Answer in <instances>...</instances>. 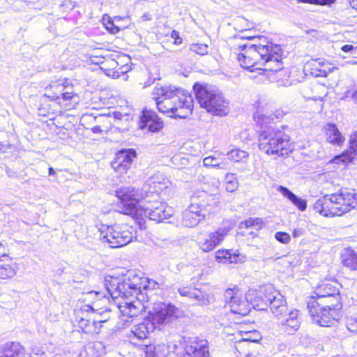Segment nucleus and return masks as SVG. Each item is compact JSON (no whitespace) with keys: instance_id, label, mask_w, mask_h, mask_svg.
Instances as JSON below:
<instances>
[{"instance_id":"f257e3e1","label":"nucleus","mask_w":357,"mask_h":357,"mask_svg":"<svg viewBox=\"0 0 357 357\" xmlns=\"http://www.w3.org/2000/svg\"><path fill=\"white\" fill-rule=\"evenodd\" d=\"M146 279L135 271H129L124 278L107 275L105 286L107 293L123 317L137 316L147 307L139 296L143 297L142 289L146 287Z\"/></svg>"},{"instance_id":"f03ea898","label":"nucleus","mask_w":357,"mask_h":357,"mask_svg":"<svg viewBox=\"0 0 357 357\" xmlns=\"http://www.w3.org/2000/svg\"><path fill=\"white\" fill-rule=\"evenodd\" d=\"M238 48L242 52L237 59L242 68L250 71L262 70L277 73V77L287 75V71L283 70L282 51L280 45L266 42V44H243Z\"/></svg>"},{"instance_id":"7ed1b4c3","label":"nucleus","mask_w":357,"mask_h":357,"mask_svg":"<svg viewBox=\"0 0 357 357\" xmlns=\"http://www.w3.org/2000/svg\"><path fill=\"white\" fill-rule=\"evenodd\" d=\"M160 112L170 117L184 119L192 113L193 100L190 94L174 86H156L152 92Z\"/></svg>"},{"instance_id":"20e7f679","label":"nucleus","mask_w":357,"mask_h":357,"mask_svg":"<svg viewBox=\"0 0 357 357\" xmlns=\"http://www.w3.org/2000/svg\"><path fill=\"white\" fill-rule=\"evenodd\" d=\"M357 206V194L354 190H342L327 195L314 204V210L326 217L340 216Z\"/></svg>"},{"instance_id":"39448f33","label":"nucleus","mask_w":357,"mask_h":357,"mask_svg":"<svg viewBox=\"0 0 357 357\" xmlns=\"http://www.w3.org/2000/svg\"><path fill=\"white\" fill-rule=\"evenodd\" d=\"M258 141L259 149L268 155L284 157L294 149L287 134L271 126L259 132Z\"/></svg>"},{"instance_id":"423d86ee","label":"nucleus","mask_w":357,"mask_h":357,"mask_svg":"<svg viewBox=\"0 0 357 357\" xmlns=\"http://www.w3.org/2000/svg\"><path fill=\"white\" fill-rule=\"evenodd\" d=\"M194 91L200 106L208 112L220 116L229 112V102L216 88L195 84Z\"/></svg>"},{"instance_id":"0eeeda50","label":"nucleus","mask_w":357,"mask_h":357,"mask_svg":"<svg viewBox=\"0 0 357 357\" xmlns=\"http://www.w3.org/2000/svg\"><path fill=\"white\" fill-rule=\"evenodd\" d=\"M268 307L272 314L281 319V326L285 331H297L301 325L299 311L293 310L288 312L287 301L284 296L273 287L272 294L269 296Z\"/></svg>"},{"instance_id":"6e6552de","label":"nucleus","mask_w":357,"mask_h":357,"mask_svg":"<svg viewBox=\"0 0 357 357\" xmlns=\"http://www.w3.org/2000/svg\"><path fill=\"white\" fill-rule=\"evenodd\" d=\"M99 231L100 239L112 248L125 246L135 237L133 229L128 225H102Z\"/></svg>"},{"instance_id":"1a4fd4ad","label":"nucleus","mask_w":357,"mask_h":357,"mask_svg":"<svg viewBox=\"0 0 357 357\" xmlns=\"http://www.w3.org/2000/svg\"><path fill=\"white\" fill-rule=\"evenodd\" d=\"M145 305L147 307L143 311L148 309V318L158 329H161L165 324L179 316L178 308L171 303L156 302L153 303L151 306H149V303L146 302Z\"/></svg>"},{"instance_id":"9d476101","label":"nucleus","mask_w":357,"mask_h":357,"mask_svg":"<svg viewBox=\"0 0 357 357\" xmlns=\"http://www.w3.org/2000/svg\"><path fill=\"white\" fill-rule=\"evenodd\" d=\"M116 195L120 200L122 213L136 218L142 208L138 204L145 198L143 192L132 186H125L117 189Z\"/></svg>"},{"instance_id":"9b49d317","label":"nucleus","mask_w":357,"mask_h":357,"mask_svg":"<svg viewBox=\"0 0 357 357\" xmlns=\"http://www.w3.org/2000/svg\"><path fill=\"white\" fill-rule=\"evenodd\" d=\"M337 284L323 282L317 285L309 301H314V305H331L337 307L340 301V290Z\"/></svg>"},{"instance_id":"f8f14e48","label":"nucleus","mask_w":357,"mask_h":357,"mask_svg":"<svg viewBox=\"0 0 357 357\" xmlns=\"http://www.w3.org/2000/svg\"><path fill=\"white\" fill-rule=\"evenodd\" d=\"M309 312L312 321L317 324L328 327L332 326L339 317L336 307L331 305H314V301H309L307 303Z\"/></svg>"},{"instance_id":"ddd939ff","label":"nucleus","mask_w":357,"mask_h":357,"mask_svg":"<svg viewBox=\"0 0 357 357\" xmlns=\"http://www.w3.org/2000/svg\"><path fill=\"white\" fill-rule=\"evenodd\" d=\"M149 206H143L138 212L137 219L148 217L157 222L168 220L174 213L172 207L158 200L148 201Z\"/></svg>"},{"instance_id":"4468645a","label":"nucleus","mask_w":357,"mask_h":357,"mask_svg":"<svg viewBox=\"0 0 357 357\" xmlns=\"http://www.w3.org/2000/svg\"><path fill=\"white\" fill-rule=\"evenodd\" d=\"M231 230L230 225H223L217 229L204 234L197 237V245L204 252H208L220 245Z\"/></svg>"},{"instance_id":"2eb2a0df","label":"nucleus","mask_w":357,"mask_h":357,"mask_svg":"<svg viewBox=\"0 0 357 357\" xmlns=\"http://www.w3.org/2000/svg\"><path fill=\"white\" fill-rule=\"evenodd\" d=\"M224 296L225 307H228L231 312L243 316L249 313L250 307L247 299V294L244 296L242 291L236 288L227 289Z\"/></svg>"},{"instance_id":"dca6fc26","label":"nucleus","mask_w":357,"mask_h":357,"mask_svg":"<svg viewBox=\"0 0 357 357\" xmlns=\"http://www.w3.org/2000/svg\"><path fill=\"white\" fill-rule=\"evenodd\" d=\"M273 291V287L266 284L259 289H250L247 293L249 305L257 310H265L268 307L269 296Z\"/></svg>"},{"instance_id":"f3484780","label":"nucleus","mask_w":357,"mask_h":357,"mask_svg":"<svg viewBox=\"0 0 357 357\" xmlns=\"http://www.w3.org/2000/svg\"><path fill=\"white\" fill-rule=\"evenodd\" d=\"M17 272V265L5 252V246L0 241V281L14 278Z\"/></svg>"},{"instance_id":"a211bd4d","label":"nucleus","mask_w":357,"mask_h":357,"mask_svg":"<svg viewBox=\"0 0 357 357\" xmlns=\"http://www.w3.org/2000/svg\"><path fill=\"white\" fill-rule=\"evenodd\" d=\"M136 155V151L134 149L121 150L116 154L115 160L112 162V167L120 174H125L131 167Z\"/></svg>"},{"instance_id":"6ab92c4d","label":"nucleus","mask_w":357,"mask_h":357,"mask_svg":"<svg viewBox=\"0 0 357 357\" xmlns=\"http://www.w3.org/2000/svg\"><path fill=\"white\" fill-rule=\"evenodd\" d=\"M183 357H209L207 340L197 337L190 340L184 347Z\"/></svg>"},{"instance_id":"aec40b11","label":"nucleus","mask_w":357,"mask_h":357,"mask_svg":"<svg viewBox=\"0 0 357 357\" xmlns=\"http://www.w3.org/2000/svg\"><path fill=\"white\" fill-rule=\"evenodd\" d=\"M357 160V131L351 135L349 148L342 154L335 156L330 163L347 164Z\"/></svg>"},{"instance_id":"412c9836","label":"nucleus","mask_w":357,"mask_h":357,"mask_svg":"<svg viewBox=\"0 0 357 357\" xmlns=\"http://www.w3.org/2000/svg\"><path fill=\"white\" fill-rule=\"evenodd\" d=\"M171 185L170 181L162 174H155L149 178L144 185V188L147 189L150 193H155V197L166 190Z\"/></svg>"},{"instance_id":"4be33fe9","label":"nucleus","mask_w":357,"mask_h":357,"mask_svg":"<svg viewBox=\"0 0 357 357\" xmlns=\"http://www.w3.org/2000/svg\"><path fill=\"white\" fill-rule=\"evenodd\" d=\"M216 261L224 264H238L246 261V256L238 250H218L215 252Z\"/></svg>"},{"instance_id":"5701e85b","label":"nucleus","mask_w":357,"mask_h":357,"mask_svg":"<svg viewBox=\"0 0 357 357\" xmlns=\"http://www.w3.org/2000/svg\"><path fill=\"white\" fill-rule=\"evenodd\" d=\"M107 317L100 319L96 316L93 318L81 317L78 321L79 327L86 333L93 335L100 332L102 323L107 321Z\"/></svg>"},{"instance_id":"b1692460","label":"nucleus","mask_w":357,"mask_h":357,"mask_svg":"<svg viewBox=\"0 0 357 357\" xmlns=\"http://www.w3.org/2000/svg\"><path fill=\"white\" fill-rule=\"evenodd\" d=\"M163 127V122L158 117L155 112L144 111L141 117L140 128H147L151 132H157Z\"/></svg>"},{"instance_id":"393cba45","label":"nucleus","mask_w":357,"mask_h":357,"mask_svg":"<svg viewBox=\"0 0 357 357\" xmlns=\"http://www.w3.org/2000/svg\"><path fill=\"white\" fill-rule=\"evenodd\" d=\"M219 202L216 201L214 197H209L206 204H200L198 203H192L186 209L190 213L199 215L201 218H205L207 215L213 213L214 209L218 207Z\"/></svg>"},{"instance_id":"a878e982","label":"nucleus","mask_w":357,"mask_h":357,"mask_svg":"<svg viewBox=\"0 0 357 357\" xmlns=\"http://www.w3.org/2000/svg\"><path fill=\"white\" fill-rule=\"evenodd\" d=\"M310 73L314 77H325L337 68L328 61L321 60L313 61L308 64Z\"/></svg>"},{"instance_id":"bb28decb","label":"nucleus","mask_w":357,"mask_h":357,"mask_svg":"<svg viewBox=\"0 0 357 357\" xmlns=\"http://www.w3.org/2000/svg\"><path fill=\"white\" fill-rule=\"evenodd\" d=\"M326 141L335 146H341L344 140V137L340 132L336 125L334 123H328L324 128Z\"/></svg>"},{"instance_id":"cd10ccee","label":"nucleus","mask_w":357,"mask_h":357,"mask_svg":"<svg viewBox=\"0 0 357 357\" xmlns=\"http://www.w3.org/2000/svg\"><path fill=\"white\" fill-rule=\"evenodd\" d=\"M156 328V326L147 318L143 322L134 326L132 328L131 333L136 338L144 340L148 337L150 332L153 331Z\"/></svg>"},{"instance_id":"c85d7f7f","label":"nucleus","mask_w":357,"mask_h":357,"mask_svg":"<svg viewBox=\"0 0 357 357\" xmlns=\"http://www.w3.org/2000/svg\"><path fill=\"white\" fill-rule=\"evenodd\" d=\"M278 191L280 192L284 197L288 199L294 206H296L300 211H303L307 208V202L305 199L297 197L287 188L280 185L278 188Z\"/></svg>"},{"instance_id":"c756f323","label":"nucleus","mask_w":357,"mask_h":357,"mask_svg":"<svg viewBox=\"0 0 357 357\" xmlns=\"http://www.w3.org/2000/svg\"><path fill=\"white\" fill-rule=\"evenodd\" d=\"M194 301L200 305H208L215 301L214 296L210 293L202 291L199 289L195 290V294L192 295Z\"/></svg>"},{"instance_id":"7c9ffc66","label":"nucleus","mask_w":357,"mask_h":357,"mask_svg":"<svg viewBox=\"0 0 357 357\" xmlns=\"http://www.w3.org/2000/svg\"><path fill=\"white\" fill-rule=\"evenodd\" d=\"M224 153H219L218 155H211L206 157L203 160V164L206 167H218L222 169H226V163L223 162L222 160H225Z\"/></svg>"},{"instance_id":"2f4dec72","label":"nucleus","mask_w":357,"mask_h":357,"mask_svg":"<svg viewBox=\"0 0 357 357\" xmlns=\"http://www.w3.org/2000/svg\"><path fill=\"white\" fill-rule=\"evenodd\" d=\"M203 218L185 210L182 213L181 225L185 227H193L198 225Z\"/></svg>"},{"instance_id":"473e14b6","label":"nucleus","mask_w":357,"mask_h":357,"mask_svg":"<svg viewBox=\"0 0 357 357\" xmlns=\"http://www.w3.org/2000/svg\"><path fill=\"white\" fill-rule=\"evenodd\" d=\"M6 345L10 357H30L25 348L19 342L7 343Z\"/></svg>"},{"instance_id":"72a5a7b5","label":"nucleus","mask_w":357,"mask_h":357,"mask_svg":"<svg viewBox=\"0 0 357 357\" xmlns=\"http://www.w3.org/2000/svg\"><path fill=\"white\" fill-rule=\"evenodd\" d=\"M228 158L234 162H246L249 153L238 148H234L227 153Z\"/></svg>"},{"instance_id":"f704fd0d","label":"nucleus","mask_w":357,"mask_h":357,"mask_svg":"<svg viewBox=\"0 0 357 357\" xmlns=\"http://www.w3.org/2000/svg\"><path fill=\"white\" fill-rule=\"evenodd\" d=\"M57 93H55L54 97L60 100H70L73 97V91L71 87L66 86L63 84H58L56 87Z\"/></svg>"},{"instance_id":"c9c22d12","label":"nucleus","mask_w":357,"mask_h":357,"mask_svg":"<svg viewBox=\"0 0 357 357\" xmlns=\"http://www.w3.org/2000/svg\"><path fill=\"white\" fill-rule=\"evenodd\" d=\"M145 357H166L165 346L146 345L144 348Z\"/></svg>"},{"instance_id":"e433bc0d","label":"nucleus","mask_w":357,"mask_h":357,"mask_svg":"<svg viewBox=\"0 0 357 357\" xmlns=\"http://www.w3.org/2000/svg\"><path fill=\"white\" fill-rule=\"evenodd\" d=\"M262 226H263V221L261 218H250L245 220V221L241 222L240 223L239 227L241 229L253 228L256 231H258L259 229H261Z\"/></svg>"},{"instance_id":"4c0bfd02","label":"nucleus","mask_w":357,"mask_h":357,"mask_svg":"<svg viewBox=\"0 0 357 357\" xmlns=\"http://www.w3.org/2000/svg\"><path fill=\"white\" fill-rule=\"evenodd\" d=\"M238 188V182L235 174L227 173L225 175V190L233 192Z\"/></svg>"},{"instance_id":"58836bf2","label":"nucleus","mask_w":357,"mask_h":357,"mask_svg":"<svg viewBox=\"0 0 357 357\" xmlns=\"http://www.w3.org/2000/svg\"><path fill=\"white\" fill-rule=\"evenodd\" d=\"M342 263L351 270H357V253L351 252L343 257Z\"/></svg>"},{"instance_id":"ea45409f","label":"nucleus","mask_w":357,"mask_h":357,"mask_svg":"<svg viewBox=\"0 0 357 357\" xmlns=\"http://www.w3.org/2000/svg\"><path fill=\"white\" fill-rule=\"evenodd\" d=\"M223 332L228 336H234L231 340L235 341V338H238V335H241L242 330L240 326L236 324H234L232 326H227L224 328Z\"/></svg>"},{"instance_id":"a19ab883","label":"nucleus","mask_w":357,"mask_h":357,"mask_svg":"<svg viewBox=\"0 0 357 357\" xmlns=\"http://www.w3.org/2000/svg\"><path fill=\"white\" fill-rule=\"evenodd\" d=\"M30 357H49L46 354L44 347L40 343H35L31 347Z\"/></svg>"},{"instance_id":"79ce46f5","label":"nucleus","mask_w":357,"mask_h":357,"mask_svg":"<svg viewBox=\"0 0 357 357\" xmlns=\"http://www.w3.org/2000/svg\"><path fill=\"white\" fill-rule=\"evenodd\" d=\"M190 50L199 55L203 56L208 53V47L206 44L192 43L190 46Z\"/></svg>"},{"instance_id":"37998d69","label":"nucleus","mask_w":357,"mask_h":357,"mask_svg":"<svg viewBox=\"0 0 357 357\" xmlns=\"http://www.w3.org/2000/svg\"><path fill=\"white\" fill-rule=\"evenodd\" d=\"M103 24L105 28L112 33H116L119 31V28L114 24V21L109 16H104L102 18Z\"/></svg>"},{"instance_id":"c03bdc74","label":"nucleus","mask_w":357,"mask_h":357,"mask_svg":"<svg viewBox=\"0 0 357 357\" xmlns=\"http://www.w3.org/2000/svg\"><path fill=\"white\" fill-rule=\"evenodd\" d=\"M255 121L260 125L261 127L266 126L268 123H271V121H273V118L268 116L259 113H257L254 116Z\"/></svg>"},{"instance_id":"a18cd8bd","label":"nucleus","mask_w":357,"mask_h":357,"mask_svg":"<svg viewBox=\"0 0 357 357\" xmlns=\"http://www.w3.org/2000/svg\"><path fill=\"white\" fill-rule=\"evenodd\" d=\"M346 326L352 333H357V316L347 317L346 319Z\"/></svg>"},{"instance_id":"49530a36","label":"nucleus","mask_w":357,"mask_h":357,"mask_svg":"<svg viewBox=\"0 0 357 357\" xmlns=\"http://www.w3.org/2000/svg\"><path fill=\"white\" fill-rule=\"evenodd\" d=\"M196 288H191L190 287H181L178 288V292L182 296H186L190 299L192 300L193 294H195V290Z\"/></svg>"},{"instance_id":"de8ad7c7","label":"nucleus","mask_w":357,"mask_h":357,"mask_svg":"<svg viewBox=\"0 0 357 357\" xmlns=\"http://www.w3.org/2000/svg\"><path fill=\"white\" fill-rule=\"evenodd\" d=\"M275 238L278 241L283 244H287L291 241V236L287 232L278 231L275 234Z\"/></svg>"},{"instance_id":"09e8293b","label":"nucleus","mask_w":357,"mask_h":357,"mask_svg":"<svg viewBox=\"0 0 357 357\" xmlns=\"http://www.w3.org/2000/svg\"><path fill=\"white\" fill-rule=\"evenodd\" d=\"M109 116L103 114H99L98 116H94L93 120L98 125H107L108 127L110 125Z\"/></svg>"},{"instance_id":"8fccbe9b","label":"nucleus","mask_w":357,"mask_h":357,"mask_svg":"<svg viewBox=\"0 0 357 357\" xmlns=\"http://www.w3.org/2000/svg\"><path fill=\"white\" fill-rule=\"evenodd\" d=\"M252 332L243 331L241 335H238V338H235L236 342H241V341H251L254 342L255 340H252L251 337Z\"/></svg>"},{"instance_id":"3c124183","label":"nucleus","mask_w":357,"mask_h":357,"mask_svg":"<svg viewBox=\"0 0 357 357\" xmlns=\"http://www.w3.org/2000/svg\"><path fill=\"white\" fill-rule=\"evenodd\" d=\"M294 257L293 256H285L284 257H282V258H279V262L280 264H282V265H284V266L286 267H289V266H292V264H293V259H294Z\"/></svg>"},{"instance_id":"603ef678","label":"nucleus","mask_w":357,"mask_h":357,"mask_svg":"<svg viewBox=\"0 0 357 357\" xmlns=\"http://www.w3.org/2000/svg\"><path fill=\"white\" fill-rule=\"evenodd\" d=\"M83 310L85 312H92L93 313L97 312L98 314V316L102 315V314H107L110 312L109 310H105L102 312H98L99 310L95 309L94 306H90V305H85L83 307Z\"/></svg>"},{"instance_id":"864d4df0","label":"nucleus","mask_w":357,"mask_h":357,"mask_svg":"<svg viewBox=\"0 0 357 357\" xmlns=\"http://www.w3.org/2000/svg\"><path fill=\"white\" fill-rule=\"evenodd\" d=\"M341 50L344 52H350L351 54H356L357 51V47H354L352 45H344L341 47Z\"/></svg>"},{"instance_id":"5fc2aeb1","label":"nucleus","mask_w":357,"mask_h":357,"mask_svg":"<svg viewBox=\"0 0 357 357\" xmlns=\"http://www.w3.org/2000/svg\"><path fill=\"white\" fill-rule=\"evenodd\" d=\"M107 129L108 126L107 125H96L91 128V131L93 133H102V132L107 130Z\"/></svg>"},{"instance_id":"6e6d98bb","label":"nucleus","mask_w":357,"mask_h":357,"mask_svg":"<svg viewBox=\"0 0 357 357\" xmlns=\"http://www.w3.org/2000/svg\"><path fill=\"white\" fill-rule=\"evenodd\" d=\"M301 3H308L314 4H326L331 1V0H296Z\"/></svg>"},{"instance_id":"4d7b16f0","label":"nucleus","mask_w":357,"mask_h":357,"mask_svg":"<svg viewBox=\"0 0 357 357\" xmlns=\"http://www.w3.org/2000/svg\"><path fill=\"white\" fill-rule=\"evenodd\" d=\"M314 89L315 90L324 89V91H326L324 86H321V85H318V86H314ZM326 95V91H324L322 95L319 96L317 97L314 96V97L312 98V99L314 100H322L323 98L325 97Z\"/></svg>"},{"instance_id":"13d9d810","label":"nucleus","mask_w":357,"mask_h":357,"mask_svg":"<svg viewBox=\"0 0 357 357\" xmlns=\"http://www.w3.org/2000/svg\"><path fill=\"white\" fill-rule=\"evenodd\" d=\"M0 357H10L9 353L8 352V347L6 344L3 347H0Z\"/></svg>"},{"instance_id":"bf43d9fd","label":"nucleus","mask_w":357,"mask_h":357,"mask_svg":"<svg viewBox=\"0 0 357 357\" xmlns=\"http://www.w3.org/2000/svg\"><path fill=\"white\" fill-rule=\"evenodd\" d=\"M168 348L172 352H176L177 354L179 353V351H178V345L176 343L170 342L169 344L168 345Z\"/></svg>"},{"instance_id":"052dcab7","label":"nucleus","mask_w":357,"mask_h":357,"mask_svg":"<svg viewBox=\"0 0 357 357\" xmlns=\"http://www.w3.org/2000/svg\"><path fill=\"white\" fill-rule=\"evenodd\" d=\"M88 295L91 297H93V296H100V297H105V295L102 293H100L99 291H90L88 293Z\"/></svg>"},{"instance_id":"680f3d73","label":"nucleus","mask_w":357,"mask_h":357,"mask_svg":"<svg viewBox=\"0 0 357 357\" xmlns=\"http://www.w3.org/2000/svg\"><path fill=\"white\" fill-rule=\"evenodd\" d=\"M303 232L300 229H294V231H293V236L294 238H296V237H298L300 236L301 235H302Z\"/></svg>"},{"instance_id":"e2e57ef3","label":"nucleus","mask_w":357,"mask_h":357,"mask_svg":"<svg viewBox=\"0 0 357 357\" xmlns=\"http://www.w3.org/2000/svg\"><path fill=\"white\" fill-rule=\"evenodd\" d=\"M212 184H213V186L215 188V189H218L220 185V181L218 179L213 178Z\"/></svg>"},{"instance_id":"0e129e2a","label":"nucleus","mask_w":357,"mask_h":357,"mask_svg":"<svg viewBox=\"0 0 357 357\" xmlns=\"http://www.w3.org/2000/svg\"><path fill=\"white\" fill-rule=\"evenodd\" d=\"M179 36V33L176 31V30H173L171 33V37L172 38H174V39H176Z\"/></svg>"},{"instance_id":"69168bd1","label":"nucleus","mask_w":357,"mask_h":357,"mask_svg":"<svg viewBox=\"0 0 357 357\" xmlns=\"http://www.w3.org/2000/svg\"><path fill=\"white\" fill-rule=\"evenodd\" d=\"M351 7L357 10V0H349Z\"/></svg>"},{"instance_id":"338daca9","label":"nucleus","mask_w":357,"mask_h":357,"mask_svg":"<svg viewBox=\"0 0 357 357\" xmlns=\"http://www.w3.org/2000/svg\"><path fill=\"white\" fill-rule=\"evenodd\" d=\"M351 97L356 102H357V88L351 93Z\"/></svg>"},{"instance_id":"774afa93","label":"nucleus","mask_w":357,"mask_h":357,"mask_svg":"<svg viewBox=\"0 0 357 357\" xmlns=\"http://www.w3.org/2000/svg\"><path fill=\"white\" fill-rule=\"evenodd\" d=\"M181 43H182V38H180L179 36L174 40V44H176V45H180Z\"/></svg>"}]
</instances>
